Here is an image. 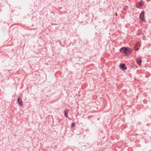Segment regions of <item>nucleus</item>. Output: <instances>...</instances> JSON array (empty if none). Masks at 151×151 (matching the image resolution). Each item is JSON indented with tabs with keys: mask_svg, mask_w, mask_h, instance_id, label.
<instances>
[{
	"mask_svg": "<svg viewBox=\"0 0 151 151\" xmlns=\"http://www.w3.org/2000/svg\"><path fill=\"white\" fill-rule=\"evenodd\" d=\"M119 51L121 53H124L127 55H129L131 52L129 48L124 47L121 48Z\"/></svg>",
	"mask_w": 151,
	"mask_h": 151,
	"instance_id": "1",
	"label": "nucleus"
},
{
	"mask_svg": "<svg viewBox=\"0 0 151 151\" xmlns=\"http://www.w3.org/2000/svg\"><path fill=\"white\" fill-rule=\"evenodd\" d=\"M143 4V1L142 0H140L138 3L136 4V6L138 8H141Z\"/></svg>",
	"mask_w": 151,
	"mask_h": 151,
	"instance_id": "2",
	"label": "nucleus"
},
{
	"mask_svg": "<svg viewBox=\"0 0 151 151\" xmlns=\"http://www.w3.org/2000/svg\"><path fill=\"white\" fill-rule=\"evenodd\" d=\"M139 17L140 19L143 21H145V13L144 12H142L140 14Z\"/></svg>",
	"mask_w": 151,
	"mask_h": 151,
	"instance_id": "3",
	"label": "nucleus"
},
{
	"mask_svg": "<svg viewBox=\"0 0 151 151\" xmlns=\"http://www.w3.org/2000/svg\"><path fill=\"white\" fill-rule=\"evenodd\" d=\"M136 62L138 64L139 66L141 65V63L142 62L141 57H138V58L136 59Z\"/></svg>",
	"mask_w": 151,
	"mask_h": 151,
	"instance_id": "4",
	"label": "nucleus"
},
{
	"mask_svg": "<svg viewBox=\"0 0 151 151\" xmlns=\"http://www.w3.org/2000/svg\"><path fill=\"white\" fill-rule=\"evenodd\" d=\"M120 67L123 70H126L127 68L126 66L125 65L124 63H122L120 64Z\"/></svg>",
	"mask_w": 151,
	"mask_h": 151,
	"instance_id": "5",
	"label": "nucleus"
},
{
	"mask_svg": "<svg viewBox=\"0 0 151 151\" xmlns=\"http://www.w3.org/2000/svg\"><path fill=\"white\" fill-rule=\"evenodd\" d=\"M17 102L21 106H22L23 105V104L22 102V101L21 99H20V97H19L18 99L17 100Z\"/></svg>",
	"mask_w": 151,
	"mask_h": 151,
	"instance_id": "6",
	"label": "nucleus"
},
{
	"mask_svg": "<svg viewBox=\"0 0 151 151\" xmlns=\"http://www.w3.org/2000/svg\"><path fill=\"white\" fill-rule=\"evenodd\" d=\"M69 112V110L68 109H66L63 111L65 116L67 118L68 117V113Z\"/></svg>",
	"mask_w": 151,
	"mask_h": 151,
	"instance_id": "7",
	"label": "nucleus"
},
{
	"mask_svg": "<svg viewBox=\"0 0 151 151\" xmlns=\"http://www.w3.org/2000/svg\"><path fill=\"white\" fill-rule=\"evenodd\" d=\"M75 125V123H72L71 124V127H74Z\"/></svg>",
	"mask_w": 151,
	"mask_h": 151,
	"instance_id": "8",
	"label": "nucleus"
}]
</instances>
